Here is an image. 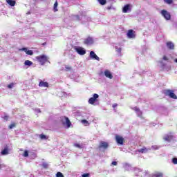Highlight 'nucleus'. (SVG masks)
Segmentation results:
<instances>
[{"mask_svg":"<svg viewBox=\"0 0 177 177\" xmlns=\"http://www.w3.org/2000/svg\"><path fill=\"white\" fill-rule=\"evenodd\" d=\"M122 13H131L132 12V6L131 4H126L122 10Z\"/></svg>","mask_w":177,"mask_h":177,"instance_id":"nucleus-7","label":"nucleus"},{"mask_svg":"<svg viewBox=\"0 0 177 177\" xmlns=\"http://www.w3.org/2000/svg\"><path fill=\"white\" fill-rule=\"evenodd\" d=\"M15 127H16V124L15 123H12L11 124L10 126H9V129H13V128H15Z\"/></svg>","mask_w":177,"mask_h":177,"instance_id":"nucleus-38","label":"nucleus"},{"mask_svg":"<svg viewBox=\"0 0 177 177\" xmlns=\"http://www.w3.org/2000/svg\"><path fill=\"white\" fill-rule=\"evenodd\" d=\"M111 164H112V165L116 166V165H118V162H117L116 161H113Z\"/></svg>","mask_w":177,"mask_h":177,"instance_id":"nucleus-46","label":"nucleus"},{"mask_svg":"<svg viewBox=\"0 0 177 177\" xmlns=\"http://www.w3.org/2000/svg\"><path fill=\"white\" fill-rule=\"evenodd\" d=\"M9 154V150L8 149V147H6L3 150L1 151V156H6Z\"/></svg>","mask_w":177,"mask_h":177,"instance_id":"nucleus-22","label":"nucleus"},{"mask_svg":"<svg viewBox=\"0 0 177 177\" xmlns=\"http://www.w3.org/2000/svg\"><path fill=\"white\" fill-rule=\"evenodd\" d=\"M175 136H174L173 133H167L163 136L164 142H167V143H171V142H175Z\"/></svg>","mask_w":177,"mask_h":177,"instance_id":"nucleus-1","label":"nucleus"},{"mask_svg":"<svg viewBox=\"0 0 177 177\" xmlns=\"http://www.w3.org/2000/svg\"><path fill=\"white\" fill-rule=\"evenodd\" d=\"M151 150H158L159 147L157 145H152L151 147H150Z\"/></svg>","mask_w":177,"mask_h":177,"instance_id":"nucleus-31","label":"nucleus"},{"mask_svg":"<svg viewBox=\"0 0 177 177\" xmlns=\"http://www.w3.org/2000/svg\"><path fill=\"white\" fill-rule=\"evenodd\" d=\"M175 63H177V58L174 59Z\"/></svg>","mask_w":177,"mask_h":177,"instance_id":"nucleus-49","label":"nucleus"},{"mask_svg":"<svg viewBox=\"0 0 177 177\" xmlns=\"http://www.w3.org/2000/svg\"><path fill=\"white\" fill-rule=\"evenodd\" d=\"M63 124L64 126L66 125L67 128H70V127H71V122H70V119H68V118H65V122H63Z\"/></svg>","mask_w":177,"mask_h":177,"instance_id":"nucleus-20","label":"nucleus"},{"mask_svg":"<svg viewBox=\"0 0 177 177\" xmlns=\"http://www.w3.org/2000/svg\"><path fill=\"white\" fill-rule=\"evenodd\" d=\"M57 1H55V3H54V11L55 12H57Z\"/></svg>","mask_w":177,"mask_h":177,"instance_id":"nucleus-34","label":"nucleus"},{"mask_svg":"<svg viewBox=\"0 0 177 177\" xmlns=\"http://www.w3.org/2000/svg\"><path fill=\"white\" fill-rule=\"evenodd\" d=\"M149 171H145L142 173L143 176H149Z\"/></svg>","mask_w":177,"mask_h":177,"instance_id":"nucleus-39","label":"nucleus"},{"mask_svg":"<svg viewBox=\"0 0 177 177\" xmlns=\"http://www.w3.org/2000/svg\"><path fill=\"white\" fill-rule=\"evenodd\" d=\"M115 52H117V53H121V50H122L121 47L115 46Z\"/></svg>","mask_w":177,"mask_h":177,"instance_id":"nucleus-30","label":"nucleus"},{"mask_svg":"<svg viewBox=\"0 0 177 177\" xmlns=\"http://www.w3.org/2000/svg\"><path fill=\"white\" fill-rule=\"evenodd\" d=\"M35 111H36L37 113H41V109H35Z\"/></svg>","mask_w":177,"mask_h":177,"instance_id":"nucleus-47","label":"nucleus"},{"mask_svg":"<svg viewBox=\"0 0 177 177\" xmlns=\"http://www.w3.org/2000/svg\"><path fill=\"white\" fill-rule=\"evenodd\" d=\"M162 176H164V174L160 171H156L149 176V177H162Z\"/></svg>","mask_w":177,"mask_h":177,"instance_id":"nucleus-19","label":"nucleus"},{"mask_svg":"<svg viewBox=\"0 0 177 177\" xmlns=\"http://www.w3.org/2000/svg\"><path fill=\"white\" fill-rule=\"evenodd\" d=\"M21 50L25 52L26 55H28L29 56H32L34 55V51L32 50H28L27 48H22Z\"/></svg>","mask_w":177,"mask_h":177,"instance_id":"nucleus-15","label":"nucleus"},{"mask_svg":"<svg viewBox=\"0 0 177 177\" xmlns=\"http://www.w3.org/2000/svg\"><path fill=\"white\" fill-rule=\"evenodd\" d=\"M73 57H75V56L73 55Z\"/></svg>","mask_w":177,"mask_h":177,"instance_id":"nucleus-53","label":"nucleus"},{"mask_svg":"<svg viewBox=\"0 0 177 177\" xmlns=\"http://www.w3.org/2000/svg\"><path fill=\"white\" fill-rule=\"evenodd\" d=\"M109 147V143L107 142L101 141L100 142L99 149H103L104 150H106V149H108Z\"/></svg>","mask_w":177,"mask_h":177,"instance_id":"nucleus-13","label":"nucleus"},{"mask_svg":"<svg viewBox=\"0 0 177 177\" xmlns=\"http://www.w3.org/2000/svg\"><path fill=\"white\" fill-rule=\"evenodd\" d=\"M56 177H64V176L63 175V173L60 172V171H58L57 174H56Z\"/></svg>","mask_w":177,"mask_h":177,"instance_id":"nucleus-33","label":"nucleus"},{"mask_svg":"<svg viewBox=\"0 0 177 177\" xmlns=\"http://www.w3.org/2000/svg\"><path fill=\"white\" fill-rule=\"evenodd\" d=\"M128 38H134L135 35H133V30H129L127 32Z\"/></svg>","mask_w":177,"mask_h":177,"instance_id":"nucleus-23","label":"nucleus"},{"mask_svg":"<svg viewBox=\"0 0 177 177\" xmlns=\"http://www.w3.org/2000/svg\"><path fill=\"white\" fill-rule=\"evenodd\" d=\"M16 85V83H11L7 86L8 89H13L15 88V86Z\"/></svg>","mask_w":177,"mask_h":177,"instance_id":"nucleus-27","label":"nucleus"},{"mask_svg":"<svg viewBox=\"0 0 177 177\" xmlns=\"http://www.w3.org/2000/svg\"><path fill=\"white\" fill-rule=\"evenodd\" d=\"M97 1L100 5H106L107 2L106 0H97Z\"/></svg>","mask_w":177,"mask_h":177,"instance_id":"nucleus-29","label":"nucleus"},{"mask_svg":"<svg viewBox=\"0 0 177 177\" xmlns=\"http://www.w3.org/2000/svg\"><path fill=\"white\" fill-rule=\"evenodd\" d=\"M109 10H110V9H111V7H108Z\"/></svg>","mask_w":177,"mask_h":177,"instance_id":"nucleus-50","label":"nucleus"},{"mask_svg":"<svg viewBox=\"0 0 177 177\" xmlns=\"http://www.w3.org/2000/svg\"><path fill=\"white\" fill-rule=\"evenodd\" d=\"M3 120H5V121H8V120H9V116L5 115V116L3 117Z\"/></svg>","mask_w":177,"mask_h":177,"instance_id":"nucleus-45","label":"nucleus"},{"mask_svg":"<svg viewBox=\"0 0 177 177\" xmlns=\"http://www.w3.org/2000/svg\"><path fill=\"white\" fill-rule=\"evenodd\" d=\"M123 169L124 170V172L129 171L131 169H132V166L128 163H124L123 165Z\"/></svg>","mask_w":177,"mask_h":177,"instance_id":"nucleus-17","label":"nucleus"},{"mask_svg":"<svg viewBox=\"0 0 177 177\" xmlns=\"http://www.w3.org/2000/svg\"><path fill=\"white\" fill-rule=\"evenodd\" d=\"M115 140L118 145H124V138H122V136L116 135Z\"/></svg>","mask_w":177,"mask_h":177,"instance_id":"nucleus-14","label":"nucleus"},{"mask_svg":"<svg viewBox=\"0 0 177 177\" xmlns=\"http://www.w3.org/2000/svg\"><path fill=\"white\" fill-rule=\"evenodd\" d=\"M133 110L134 111H136V115L140 118H143V113L142 112V111H140V109H139V108L138 107H134L133 108Z\"/></svg>","mask_w":177,"mask_h":177,"instance_id":"nucleus-12","label":"nucleus"},{"mask_svg":"<svg viewBox=\"0 0 177 177\" xmlns=\"http://www.w3.org/2000/svg\"><path fill=\"white\" fill-rule=\"evenodd\" d=\"M97 39H93V37H88L84 39L85 45H93Z\"/></svg>","mask_w":177,"mask_h":177,"instance_id":"nucleus-10","label":"nucleus"},{"mask_svg":"<svg viewBox=\"0 0 177 177\" xmlns=\"http://www.w3.org/2000/svg\"><path fill=\"white\" fill-rule=\"evenodd\" d=\"M27 15H30V12H28L27 13Z\"/></svg>","mask_w":177,"mask_h":177,"instance_id":"nucleus-52","label":"nucleus"},{"mask_svg":"<svg viewBox=\"0 0 177 177\" xmlns=\"http://www.w3.org/2000/svg\"><path fill=\"white\" fill-rule=\"evenodd\" d=\"M116 106H117V104H114L113 105V109H115Z\"/></svg>","mask_w":177,"mask_h":177,"instance_id":"nucleus-48","label":"nucleus"},{"mask_svg":"<svg viewBox=\"0 0 177 177\" xmlns=\"http://www.w3.org/2000/svg\"><path fill=\"white\" fill-rule=\"evenodd\" d=\"M104 74L106 78H109V80H113V74L109 70H105L104 71Z\"/></svg>","mask_w":177,"mask_h":177,"instance_id":"nucleus-16","label":"nucleus"},{"mask_svg":"<svg viewBox=\"0 0 177 177\" xmlns=\"http://www.w3.org/2000/svg\"><path fill=\"white\" fill-rule=\"evenodd\" d=\"M171 162H173L174 165L177 164V158H173L171 160Z\"/></svg>","mask_w":177,"mask_h":177,"instance_id":"nucleus-36","label":"nucleus"},{"mask_svg":"<svg viewBox=\"0 0 177 177\" xmlns=\"http://www.w3.org/2000/svg\"><path fill=\"white\" fill-rule=\"evenodd\" d=\"M23 156L24 157H28V151L25 150Z\"/></svg>","mask_w":177,"mask_h":177,"instance_id":"nucleus-37","label":"nucleus"},{"mask_svg":"<svg viewBox=\"0 0 177 177\" xmlns=\"http://www.w3.org/2000/svg\"><path fill=\"white\" fill-rule=\"evenodd\" d=\"M97 99H99V95L97 93H94L93 95V97H91L88 100L89 104H95V103H96V102H97Z\"/></svg>","mask_w":177,"mask_h":177,"instance_id":"nucleus-8","label":"nucleus"},{"mask_svg":"<svg viewBox=\"0 0 177 177\" xmlns=\"http://www.w3.org/2000/svg\"><path fill=\"white\" fill-rule=\"evenodd\" d=\"M74 50L78 55H80V56H84V55L86 53V50L81 46H75Z\"/></svg>","mask_w":177,"mask_h":177,"instance_id":"nucleus-5","label":"nucleus"},{"mask_svg":"<svg viewBox=\"0 0 177 177\" xmlns=\"http://www.w3.org/2000/svg\"><path fill=\"white\" fill-rule=\"evenodd\" d=\"M75 147H77V149H82L84 146L81 144L75 143L74 144Z\"/></svg>","mask_w":177,"mask_h":177,"instance_id":"nucleus-28","label":"nucleus"},{"mask_svg":"<svg viewBox=\"0 0 177 177\" xmlns=\"http://www.w3.org/2000/svg\"><path fill=\"white\" fill-rule=\"evenodd\" d=\"M137 151L138 153H140L141 154H147V153L151 151V148H150V147H142V148L138 149Z\"/></svg>","mask_w":177,"mask_h":177,"instance_id":"nucleus-9","label":"nucleus"},{"mask_svg":"<svg viewBox=\"0 0 177 177\" xmlns=\"http://www.w3.org/2000/svg\"><path fill=\"white\" fill-rule=\"evenodd\" d=\"M39 86L41 88H49V84L46 82L40 81L39 83Z\"/></svg>","mask_w":177,"mask_h":177,"instance_id":"nucleus-18","label":"nucleus"},{"mask_svg":"<svg viewBox=\"0 0 177 177\" xmlns=\"http://www.w3.org/2000/svg\"><path fill=\"white\" fill-rule=\"evenodd\" d=\"M36 59L39 63H40L41 66H44L46 62H48V57L45 55H41L36 57Z\"/></svg>","mask_w":177,"mask_h":177,"instance_id":"nucleus-3","label":"nucleus"},{"mask_svg":"<svg viewBox=\"0 0 177 177\" xmlns=\"http://www.w3.org/2000/svg\"><path fill=\"white\" fill-rule=\"evenodd\" d=\"M65 69L66 71H70L71 70V66H66Z\"/></svg>","mask_w":177,"mask_h":177,"instance_id":"nucleus-40","label":"nucleus"},{"mask_svg":"<svg viewBox=\"0 0 177 177\" xmlns=\"http://www.w3.org/2000/svg\"><path fill=\"white\" fill-rule=\"evenodd\" d=\"M166 45L168 49H170V50H174L175 48V45L172 43V41H168L166 44Z\"/></svg>","mask_w":177,"mask_h":177,"instance_id":"nucleus-21","label":"nucleus"},{"mask_svg":"<svg viewBox=\"0 0 177 177\" xmlns=\"http://www.w3.org/2000/svg\"><path fill=\"white\" fill-rule=\"evenodd\" d=\"M90 59L92 60H97V62H100V58L95 53V51L90 52Z\"/></svg>","mask_w":177,"mask_h":177,"instance_id":"nucleus-11","label":"nucleus"},{"mask_svg":"<svg viewBox=\"0 0 177 177\" xmlns=\"http://www.w3.org/2000/svg\"><path fill=\"white\" fill-rule=\"evenodd\" d=\"M73 19H74V20H78L80 19V16L75 15V16H73Z\"/></svg>","mask_w":177,"mask_h":177,"instance_id":"nucleus-42","label":"nucleus"},{"mask_svg":"<svg viewBox=\"0 0 177 177\" xmlns=\"http://www.w3.org/2000/svg\"><path fill=\"white\" fill-rule=\"evenodd\" d=\"M42 167H44V168H48V165H47V163L46 162H44L43 164H42Z\"/></svg>","mask_w":177,"mask_h":177,"instance_id":"nucleus-41","label":"nucleus"},{"mask_svg":"<svg viewBox=\"0 0 177 177\" xmlns=\"http://www.w3.org/2000/svg\"><path fill=\"white\" fill-rule=\"evenodd\" d=\"M32 64V62L30 60H26L24 62V66H26L27 67H31Z\"/></svg>","mask_w":177,"mask_h":177,"instance_id":"nucleus-25","label":"nucleus"},{"mask_svg":"<svg viewBox=\"0 0 177 177\" xmlns=\"http://www.w3.org/2000/svg\"><path fill=\"white\" fill-rule=\"evenodd\" d=\"M82 177H89V174L86 173V174H84L82 175Z\"/></svg>","mask_w":177,"mask_h":177,"instance_id":"nucleus-44","label":"nucleus"},{"mask_svg":"<svg viewBox=\"0 0 177 177\" xmlns=\"http://www.w3.org/2000/svg\"><path fill=\"white\" fill-rule=\"evenodd\" d=\"M6 2L10 6H15L16 1L15 0H6Z\"/></svg>","mask_w":177,"mask_h":177,"instance_id":"nucleus-24","label":"nucleus"},{"mask_svg":"<svg viewBox=\"0 0 177 177\" xmlns=\"http://www.w3.org/2000/svg\"><path fill=\"white\" fill-rule=\"evenodd\" d=\"M43 45H46V43H44Z\"/></svg>","mask_w":177,"mask_h":177,"instance_id":"nucleus-51","label":"nucleus"},{"mask_svg":"<svg viewBox=\"0 0 177 177\" xmlns=\"http://www.w3.org/2000/svg\"><path fill=\"white\" fill-rule=\"evenodd\" d=\"M164 2L165 3H167V5H171L174 2V1L173 0H164Z\"/></svg>","mask_w":177,"mask_h":177,"instance_id":"nucleus-32","label":"nucleus"},{"mask_svg":"<svg viewBox=\"0 0 177 177\" xmlns=\"http://www.w3.org/2000/svg\"><path fill=\"white\" fill-rule=\"evenodd\" d=\"M134 173L136 175H140V174H142V169H139L138 167L134 168Z\"/></svg>","mask_w":177,"mask_h":177,"instance_id":"nucleus-26","label":"nucleus"},{"mask_svg":"<svg viewBox=\"0 0 177 177\" xmlns=\"http://www.w3.org/2000/svg\"><path fill=\"white\" fill-rule=\"evenodd\" d=\"M160 15L165 19V20H171V13H169V12L165 10H162L160 11Z\"/></svg>","mask_w":177,"mask_h":177,"instance_id":"nucleus-6","label":"nucleus"},{"mask_svg":"<svg viewBox=\"0 0 177 177\" xmlns=\"http://www.w3.org/2000/svg\"><path fill=\"white\" fill-rule=\"evenodd\" d=\"M163 93L165 95V96H169V97H171V99H177L176 95H175L174 91L172 90H164Z\"/></svg>","mask_w":177,"mask_h":177,"instance_id":"nucleus-4","label":"nucleus"},{"mask_svg":"<svg viewBox=\"0 0 177 177\" xmlns=\"http://www.w3.org/2000/svg\"><path fill=\"white\" fill-rule=\"evenodd\" d=\"M158 63L162 68H165L167 63H169V58L167 55H164L162 60H160Z\"/></svg>","mask_w":177,"mask_h":177,"instance_id":"nucleus-2","label":"nucleus"},{"mask_svg":"<svg viewBox=\"0 0 177 177\" xmlns=\"http://www.w3.org/2000/svg\"><path fill=\"white\" fill-rule=\"evenodd\" d=\"M39 138H40V139H41V140H44L45 139H46V136H45L44 134H41L39 136Z\"/></svg>","mask_w":177,"mask_h":177,"instance_id":"nucleus-35","label":"nucleus"},{"mask_svg":"<svg viewBox=\"0 0 177 177\" xmlns=\"http://www.w3.org/2000/svg\"><path fill=\"white\" fill-rule=\"evenodd\" d=\"M82 124H88V122H87L86 120H82Z\"/></svg>","mask_w":177,"mask_h":177,"instance_id":"nucleus-43","label":"nucleus"}]
</instances>
